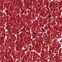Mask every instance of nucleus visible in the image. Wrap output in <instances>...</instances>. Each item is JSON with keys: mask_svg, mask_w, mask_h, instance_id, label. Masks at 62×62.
<instances>
[{"mask_svg": "<svg viewBox=\"0 0 62 62\" xmlns=\"http://www.w3.org/2000/svg\"><path fill=\"white\" fill-rule=\"evenodd\" d=\"M48 17H52V16H51V15H49V16H48Z\"/></svg>", "mask_w": 62, "mask_h": 62, "instance_id": "obj_1", "label": "nucleus"}, {"mask_svg": "<svg viewBox=\"0 0 62 62\" xmlns=\"http://www.w3.org/2000/svg\"><path fill=\"white\" fill-rule=\"evenodd\" d=\"M0 39H3V37H0Z\"/></svg>", "mask_w": 62, "mask_h": 62, "instance_id": "obj_2", "label": "nucleus"}, {"mask_svg": "<svg viewBox=\"0 0 62 62\" xmlns=\"http://www.w3.org/2000/svg\"><path fill=\"white\" fill-rule=\"evenodd\" d=\"M42 31H44V29H42Z\"/></svg>", "mask_w": 62, "mask_h": 62, "instance_id": "obj_3", "label": "nucleus"}, {"mask_svg": "<svg viewBox=\"0 0 62 62\" xmlns=\"http://www.w3.org/2000/svg\"><path fill=\"white\" fill-rule=\"evenodd\" d=\"M33 33L34 34H36V33H35V32H34V33Z\"/></svg>", "mask_w": 62, "mask_h": 62, "instance_id": "obj_4", "label": "nucleus"}, {"mask_svg": "<svg viewBox=\"0 0 62 62\" xmlns=\"http://www.w3.org/2000/svg\"><path fill=\"white\" fill-rule=\"evenodd\" d=\"M17 6H18V5H17Z\"/></svg>", "mask_w": 62, "mask_h": 62, "instance_id": "obj_5", "label": "nucleus"}]
</instances>
